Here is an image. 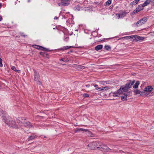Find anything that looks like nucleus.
Returning <instances> with one entry per match:
<instances>
[{
	"instance_id": "nucleus-1",
	"label": "nucleus",
	"mask_w": 154,
	"mask_h": 154,
	"mask_svg": "<svg viewBox=\"0 0 154 154\" xmlns=\"http://www.w3.org/2000/svg\"><path fill=\"white\" fill-rule=\"evenodd\" d=\"M4 112L2 110H0V114L2 113L1 116L3 118V120L5 122V123L7 125L16 129L18 128V126L16 124V122L15 121L13 120H10L9 119H7L6 116H4Z\"/></svg>"
},
{
	"instance_id": "nucleus-2",
	"label": "nucleus",
	"mask_w": 154,
	"mask_h": 154,
	"mask_svg": "<svg viewBox=\"0 0 154 154\" xmlns=\"http://www.w3.org/2000/svg\"><path fill=\"white\" fill-rule=\"evenodd\" d=\"M100 145V143L98 141H95L90 143L87 145V148L90 150H94L96 149L100 148L99 146Z\"/></svg>"
},
{
	"instance_id": "nucleus-3",
	"label": "nucleus",
	"mask_w": 154,
	"mask_h": 154,
	"mask_svg": "<svg viewBox=\"0 0 154 154\" xmlns=\"http://www.w3.org/2000/svg\"><path fill=\"white\" fill-rule=\"evenodd\" d=\"M26 119L24 118L18 117L17 120V122L19 123H22L23 125L25 127H29L32 126L31 123L29 122H25Z\"/></svg>"
},
{
	"instance_id": "nucleus-4",
	"label": "nucleus",
	"mask_w": 154,
	"mask_h": 154,
	"mask_svg": "<svg viewBox=\"0 0 154 154\" xmlns=\"http://www.w3.org/2000/svg\"><path fill=\"white\" fill-rule=\"evenodd\" d=\"M135 81H131V80L127 83L124 87L123 86V89H124L125 91H126L128 89L131 88L134 83Z\"/></svg>"
},
{
	"instance_id": "nucleus-5",
	"label": "nucleus",
	"mask_w": 154,
	"mask_h": 154,
	"mask_svg": "<svg viewBox=\"0 0 154 154\" xmlns=\"http://www.w3.org/2000/svg\"><path fill=\"white\" fill-rule=\"evenodd\" d=\"M58 3L59 6H64L68 5L70 4V0H60Z\"/></svg>"
},
{
	"instance_id": "nucleus-6",
	"label": "nucleus",
	"mask_w": 154,
	"mask_h": 154,
	"mask_svg": "<svg viewBox=\"0 0 154 154\" xmlns=\"http://www.w3.org/2000/svg\"><path fill=\"white\" fill-rule=\"evenodd\" d=\"M147 19L146 17H143L137 21L136 23H134L137 26H139L142 24H144L147 21Z\"/></svg>"
},
{
	"instance_id": "nucleus-7",
	"label": "nucleus",
	"mask_w": 154,
	"mask_h": 154,
	"mask_svg": "<svg viewBox=\"0 0 154 154\" xmlns=\"http://www.w3.org/2000/svg\"><path fill=\"white\" fill-rule=\"evenodd\" d=\"M99 147H100V149L101 150L104 152H107L109 150V149L107 146L102 144L101 143H100V145L99 146Z\"/></svg>"
},
{
	"instance_id": "nucleus-8",
	"label": "nucleus",
	"mask_w": 154,
	"mask_h": 154,
	"mask_svg": "<svg viewBox=\"0 0 154 154\" xmlns=\"http://www.w3.org/2000/svg\"><path fill=\"white\" fill-rule=\"evenodd\" d=\"M130 37L131 38L133 39V40H135L136 41L142 40L144 38L143 37H140L136 35H132Z\"/></svg>"
},
{
	"instance_id": "nucleus-9",
	"label": "nucleus",
	"mask_w": 154,
	"mask_h": 154,
	"mask_svg": "<svg viewBox=\"0 0 154 154\" xmlns=\"http://www.w3.org/2000/svg\"><path fill=\"white\" fill-rule=\"evenodd\" d=\"M153 90V88L152 86L149 85L145 87L144 88V91H146L149 94V97L150 96L149 95V93H151Z\"/></svg>"
},
{
	"instance_id": "nucleus-10",
	"label": "nucleus",
	"mask_w": 154,
	"mask_h": 154,
	"mask_svg": "<svg viewBox=\"0 0 154 154\" xmlns=\"http://www.w3.org/2000/svg\"><path fill=\"white\" fill-rule=\"evenodd\" d=\"M67 25L69 26H72L74 23V21L72 20V18H69L68 20L66 21Z\"/></svg>"
},
{
	"instance_id": "nucleus-11",
	"label": "nucleus",
	"mask_w": 154,
	"mask_h": 154,
	"mask_svg": "<svg viewBox=\"0 0 154 154\" xmlns=\"http://www.w3.org/2000/svg\"><path fill=\"white\" fill-rule=\"evenodd\" d=\"M143 9V8L142 7H141L140 5H139L138 7L136 8L133 11V13L134 14L137 13L140 11L142 10Z\"/></svg>"
},
{
	"instance_id": "nucleus-12",
	"label": "nucleus",
	"mask_w": 154,
	"mask_h": 154,
	"mask_svg": "<svg viewBox=\"0 0 154 154\" xmlns=\"http://www.w3.org/2000/svg\"><path fill=\"white\" fill-rule=\"evenodd\" d=\"M140 96H146L149 97V94L146 91H144V89L143 91H140Z\"/></svg>"
},
{
	"instance_id": "nucleus-13",
	"label": "nucleus",
	"mask_w": 154,
	"mask_h": 154,
	"mask_svg": "<svg viewBox=\"0 0 154 154\" xmlns=\"http://www.w3.org/2000/svg\"><path fill=\"white\" fill-rule=\"evenodd\" d=\"M34 80L35 81H36L37 82H38V75H37V72L35 70H34Z\"/></svg>"
},
{
	"instance_id": "nucleus-14",
	"label": "nucleus",
	"mask_w": 154,
	"mask_h": 154,
	"mask_svg": "<svg viewBox=\"0 0 154 154\" xmlns=\"http://www.w3.org/2000/svg\"><path fill=\"white\" fill-rule=\"evenodd\" d=\"M125 91L124 90V89H123V86H122L120 87V89L117 91V92L120 96L121 94H123L124 92Z\"/></svg>"
},
{
	"instance_id": "nucleus-15",
	"label": "nucleus",
	"mask_w": 154,
	"mask_h": 154,
	"mask_svg": "<svg viewBox=\"0 0 154 154\" xmlns=\"http://www.w3.org/2000/svg\"><path fill=\"white\" fill-rule=\"evenodd\" d=\"M124 95L122 96H120L121 97V100L123 101H125L127 100V94L124 93Z\"/></svg>"
},
{
	"instance_id": "nucleus-16",
	"label": "nucleus",
	"mask_w": 154,
	"mask_h": 154,
	"mask_svg": "<svg viewBox=\"0 0 154 154\" xmlns=\"http://www.w3.org/2000/svg\"><path fill=\"white\" fill-rule=\"evenodd\" d=\"M73 47L70 46H66L62 47L60 50L62 51H65L68 49L70 48H73Z\"/></svg>"
},
{
	"instance_id": "nucleus-17",
	"label": "nucleus",
	"mask_w": 154,
	"mask_h": 154,
	"mask_svg": "<svg viewBox=\"0 0 154 154\" xmlns=\"http://www.w3.org/2000/svg\"><path fill=\"white\" fill-rule=\"evenodd\" d=\"M119 13H120V15H121L122 18L125 17L128 13H127L125 11H120Z\"/></svg>"
},
{
	"instance_id": "nucleus-18",
	"label": "nucleus",
	"mask_w": 154,
	"mask_h": 154,
	"mask_svg": "<svg viewBox=\"0 0 154 154\" xmlns=\"http://www.w3.org/2000/svg\"><path fill=\"white\" fill-rule=\"evenodd\" d=\"M151 2V0H146L143 4L142 6L143 7H144L147 5Z\"/></svg>"
},
{
	"instance_id": "nucleus-19",
	"label": "nucleus",
	"mask_w": 154,
	"mask_h": 154,
	"mask_svg": "<svg viewBox=\"0 0 154 154\" xmlns=\"http://www.w3.org/2000/svg\"><path fill=\"white\" fill-rule=\"evenodd\" d=\"M39 50H41L43 51H50L49 49L48 48H46L42 47L41 46L39 45Z\"/></svg>"
},
{
	"instance_id": "nucleus-20",
	"label": "nucleus",
	"mask_w": 154,
	"mask_h": 154,
	"mask_svg": "<svg viewBox=\"0 0 154 154\" xmlns=\"http://www.w3.org/2000/svg\"><path fill=\"white\" fill-rule=\"evenodd\" d=\"M103 47V46L102 45H98L95 47V50L96 51H98L99 50L101 49Z\"/></svg>"
},
{
	"instance_id": "nucleus-21",
	"label": "nucleus",
	"mask_w": 154,
	"mask_h": 154,
	"mask_svg": "<svg viewBox=\"0 0 154 154\" xmlns=\"http://www.w3.org/2000/svg\"><path fill=\"white\" fill-rule=\"evenodd\" d=\"M139 1V0H135L131 3L130 5L132 6L135 5L138 3Z\"/></svg>"
},
{
	"instance_id": "nucleus-22",
	"label": "nucleus",
	"mask_w": 154,
	"mask_h": 154,
	"mask_svg": "<svg viewBox=\"0 0 154 154\" xmlns=\"http://www.w3.org/2000/svg\"><path fill=\"white\" fill-rule=\"evenodd\" d=\"M37 137L35 135H34L33 134H32L30 136H29L28 139V141H29L32 140L34 139L35 137Z\"/></svg>"
},
{
	"instance_id": "nucleus-23",
	"label": "nucleus",
	"mask_w": 154,
	"mask_h": 154,
	"mask_svg": "<svg viewBox=\"0 0 154 154\" xmlns=\"http://www.w3.org/2000/svg\"><path fill=\"white\" fill-rule=\"evenodd\" d=\"M140 84V82L139 81H137L135 84L133 85L134 88H136L138 87V86Z\"/></svg>"
},
{
	"instance_id": "nucleus-24",
	"label": "nucleus",
	"mask_w": 154,
	"mask_h": 154,
	"mask_svg": "<svg viewBox=\"0 0 154 154\" xmlns=\"http://www.w3.org/2000/svg\"><path fill=\"white\" fill-rule=\"evenodd\" d=\"M69 36L68 35H65L64 37L63 38V40L64 41L67 42L69 41Z\"/></svg>"
},
{
	"instance_id": "nucleus-25",
	"label": "nucleus",
	"mask_w": 154,
	"mask_h": 154,
	"mask_svg": "<svg viewBox=\"0 0 154 154\" xmlns=\"http://www.w3.org/2000/svg\"><path fill=\"white\" fill-rule=\"evenodd\" d=\"M94 87L97 90H99V91L103 90V89H102V88H99L98 86L97 85H94Z\"/></svg>"
},
{
	"instance_id": "nucleus-26",
	"label": "nucleus",
	"mask_w": 154,
	"mask_h": 154,
	"mask_svg": "<svg viewBox=\"0 0 154 154\" xmlns=\"http://www.w3.org/2000/svg\"><path fill=\"white\" fill-rule=\"evenodd\" d=\"M11 69L13 70L14 71H15L16 72H18L19 73H20V71H21L20 70H17L16 69V68L14 66H13L11 67Z\"/></svg>"
},
{
	"instance_id": "nucleus-27",
	"label": "nucleus",
	"mask_w": 154,
	"mask_h": 154,
	"mask_svg": "<svg viewBox=\"0 0 154 154\" xmlns=\"http://www.w3.org/2000/svg\"><path fill=\"white\" fill-rule=\"evenodd\" d=\"M111 3V0H108L105 4V5H107L109 6L110 5Z\"/></svg>"
},
{
	"instance_id": "nucleus-28",
	"label": "nucleus",
	"mask_w": 154,
	"mask_h": 154,
	"mask_svg": "<svg viewBox=\"0 0 154 154\" xmlns=\"http://www.w3.org/2000/svg\"><path fill=\"white\" fill-rule=\"evenodd\" d=\"M134 92L136 94H140V91L137 89H135L134 90Z\"/></svg>"
},
{
	"instance_id": "nucleus-29",
	"label": "nucleus",
	"mask_w": 154,
	"mask_h": 154,
	"mask_svg": "<svg viewBox=\"0 0 154 154\" xmlns=\"http://www.w3.org/2000/svg\"><path fill=\"white\" fill-rule=\"evenodd\" d=\"M113 96L114 97H120V96L119 95V94H118V93H117V91L113 93Z\"/></svg>"
},
{
	"instance_id": "nucleus-30",
	"label": "nucleus",
	"mask_w": 154,
	"mask_h": 154,
	"mask_svg": "<svg viewBox=\"0 0 154 154\" xmlns=\"http://www.w3.org/2000/svg\"><path fill=\"white\" fill-rule=\"evenodd\" d=\"M105 49L106 50H109L111 49V47L110 46L108 45H106L104 47Z\"/></svg>"
},
{
	"instance_id": "nucleus-31",
	"label": "nucleus",
	"mask_w": 154,
	"mask_h": 154,
	"mask_svg": "<svg viewBox=\"0 0 154 154\" xmlns=\"http://www.w3.org/2000/svg\"><path fill=\"white\" fill-rule=\"evenodd\" d=\"M60 61H63L65 63H67L69 62V60L68 59H66L65 60L63 58H62L60 59Z\"/></svg>"
},
{
	"instance_id": "nucleus-32",
	"label": "nucleus",
	"mask_w": 154,
	"mask_h": 154,
	"mask_svg": "<svg viewBox=\"0 0 154 154\" xmlns=\"http://www.w3.org/2000/svg\"><path fill=\"white\" fill-rule=\"evenodd\" d=\"M116 17L118 19L119 18H121L122 17H121V15H120V13H119L118 14H116Z\"/></svg>"
},
{
	"instance_id": "nucleus-33",
	"label": "nucleus",
	"mask_w": 154,
	"mask_h": 154,
	"mask_svg": "<svg viewBox=\"0 0 154 154\" xmlns=\"http://www.w3.org/2000/svg\"><path fill=\"white\" fill-rule=\"evenodd\" d=\"M83 96L84 97H89V95L88 94L85 93L83 94Z\"/></svg>"
},
{
	"instance_id": "nucleus-34",
	"label": "nucleus",
	"mask_w": 154,
	"mask_h": 154,
	"mask_svg": "<svg viewBox=\"0 0 154 154\" xmlns=\"http://www.w3.org/2000/svg\"><path fill=\"white\" fill-rule=\"evenodd\" d=\"M32 47L38 49V45H32Z\"/></svg>"
},
{
	"instance_id": "nucleus-35",
	"label": "nucleus",
	"mask_w": 154,
	"mask_h": 154,
	"mask_svg": "<svg viewBox=\"0 0 154 154\" xmlns=\"http://www.w3.org/2000/svg\"><path fill=\"white\" fill-rule=\"evenodd\" d=\"M80 131H85V132H87V131H88V130L87 129H83V128H80Z\"/></svg>"
},
{
	"instance_id": "nucleus-36",
	"label": "nucleus",
	"mask_w": 154,
	"mask_h": 154,
	"mask_svg": "<svg viewBox=\"0 0 154 154\" xmlns=\"http://www.w3.org/2000/svg\"><path fill=\"white\" fill-rule=\"evenodd\" d=\"M2 61V59L1 58H0V67H2L3 66Z\"/></svg>"
},
{
	"instance_id": "nucleus-37",
	"label": "nucleus",
	"mask_w": 154,
	"mask_h": 154,
	"mask_svg": "<svg viewBox=\"0 0 154 154\" xmlns=\"http://www.w3.org/2000/svg\"><path fill=\"white\" fill-rule=\"evenodd\" d=\"M48 54L46 53L45 52L43 56L44 57H48Z\"/></svg>"
},
{
	"instance_id": "nucleus-38",
	"label": "nucleus",
	"mask_w": 154,
	"mask_h": 154,
	"mask_svg": "<svg viewBox=\"0 0 154 154\" xmlns=\"http://www.w3.org/2000/svg\"><path fill=\"white\" fill-rule=\"evenodd\" d=\"M20 35L24 37H26V35H24L23 33H21L20 34Z\"/></svg>"
},
{
	"instance_id": "nucleus-39",
	"label": "nucleus",
	"mask_w": 154,
	"mask_h": 154,
	"mask_svg": "<svg viewBox=\"0 0 154 154\" xmlns=\"http://www.w3.org/2000/svg\"><path fill=\"white\" fill-rule=\"evenodd\" d=\"M67 17V15L66 14V15L64 16L63 15V18L62 19L64 18L66 19Z\"/></svg>"
},
{
	"instance_id": "nucleus-40",
	"label": "nucleus",
	"mask_w": 154,
	"mask_h": 154,
	"mask_svg": "<svg viewBox=\"0 0 154 154\" xmlns=\"http://www.w3.org/2000/svg\"><path fill=\"white\" fill-rule=\"evenodd\" d=\"M44 53H45V52H40L39 54L40 55H42V56H43Z\"/></svg>"
},
{
	"instance_id": "nucleus-41",
	"label": "nucleus",
	"mask_w": 154,
	"mask_h": 154,
	"mask_svg": "<svg viewBox=\"0 0 154 154\" xmlns=\"http://www.w3.org/2000/svg\"><path fill=\"white\" fill-rule=\"evenodd\" d=\"M80 128H77L76 129V130L75 131V133H76L77 132H79V131H80Z\"/></svg>"
},
{
	"instance_id": "nucleus-42",
	"label": "nucleus",
	"mask_w": 154,
	"mask_h": 154,
	"mask_svg": "<svg viewBox=\"0 0 154 154\" xmlns=\"http://www.w3.org/2000/svg\"><path fill=\"white\" fill-rule=\"evenodd\" d=\"M78 67L79 68H80L81 69H84L83 67H84V66H82L81 65H79Z\"/></svg>"
},
{
	"instance_id": "nucleus-43",
	"label": "nucleus",
	"mask_w": 154,
	"mask_h": 154,
	"mask_svg": "<svg viewBox=\"0 0 154 154\" xmlns=\"http://www.w3.org/2000/svg\"><path fill=\"white\" fill-rule=\"evenodd\" d=\"M58 19H59V17H58L57 16H55L54 18V20H58Z\"/></svg>"
},
{
	"instance_id": "nucleus-44",
	"label": "nucleus",
	"mask_w": 154,
	"mask_h": 154,
	"mask_svg": "<svg viewBox=\"0 0 154 154\" xmlns=\"http://www.w3.org/2000/svg\"><path fill=\"white\" fill-rule=\"evenodd\" d=\"M85 86L86 87H89L90 86V85H89V84H88V85H85Z\"/></svg>"
},
{
	"instance_id": "nucleus-45",
	"label": "nucleus",
	"mask_w": 154,
	"mask_h": 154,
	"mask_svg": "<svg viewBox=\"0 0 154 154\" xmlns=\"http://www.w3.org/2000/svg\"><path fill=\"white\" fill-rule=\"evenodd\" d=\"M79 8H80V7H79V6H76V9H78L79 10Z\"/></svg>"
},
{
	"instance_id": "nucleus-46",
	"label": "nucleus",
	"mask_w": 154,
	"mask_h": 154,
	"mask_svg": "<svg viewBox=\"0 0 154 154\" xmlns=\"http://www.w3.org/2000/svg\"><path fill=\"white\" fill-rule=\"evenodd\" d=\"M2 17L1 16H0V21L2 20Z\"/></svg>"
},
{
	"instance_id": "nucleus-47",
	"label": "nucleus",
	"mask_w": 154,
	"mask_h": 154,
	"mask_svg": "<svg viewBox=\"0 0 154 154\" xmlns=\"http://www.w3.org/2000/svg\"><path fill=\"white\" fill-rule=\"evenodd\" d=\"M72 51H70L69 52H68V54H69L70 53L72 52Z\"/></svg>"
},
{
	"instance_id": "nucleus-48",
	"label": "nucleus",
	"mask_w": 154,
	"mask_h": 154,
	"mask_svg": "<svg viewBox=\"0 0 154 154\" xmlns=\"http://www.w3.org/2000/svg\"><path fill=\"white\" fill-rule=\"evenodd\" d=\"M41 84H42L41 83V82H40V81H39V85H41Z\"/></svg>"
},
{
	"instance_id": "nucleus-49",
	"label": "nucleus",
	"mask_w": 154,
	"mask_h": 154,
	"mask_svg": "<svg viewBox=\"0 0 154 154\" xmlns=\"http://www.w3.org/2000/svg\"><path fill=\"white\" fill-rule=\"evenodd\" d=\"M61 12H61H61H60V13L59 14V17H60V14H61Z\"/></svg>"
},
{
	"instance_id": "nucleus-50",
	"label": "nucleus",
	"mask_w": 154,
	"mask_h": 154,
	"mask_svg": "<svg viewBox=\"0 0 154 154\" xmlns=\"http://www.w3.org/2000/svg\"><path fill=\"white\" fill-rule=\"evenodd\" d=\"M1 7H2V5L1 3H0V8H1Z\"/></svg>"
},
{
	"instance_id": "nucleus-51",
	"label": "nucleus",
	"mask_w": 154,
	"mask_h": 154,
	"mask_svg": "<svg viewBox=\"0 0 154 154\" xmlns=\"http://www.w3.org/2000/svg\"><path fill=\"white\" fill-rule=\"evenodd\" d=\"M94 32H92L91 34H93V33Z\"/></svg>"
},
{
	"instance_id": "nucleus-52",
	"label": "nucleus",
	"mask_w": 154,
	"mask_h": 154,
	"mask_svg": "<svg viewBox=\"0 0 154 154\" xmlns=\"http://www.w3.org/2000/svg\"><path fill=\"white\" fill-rule=\"evenodd\" d=\"M69 12H67L66 13V14H69Z\"/></svg>"
},
{
	"instance_id": "nucleus-53",
	"label": "nucleus",
	"mask_w": 154,
	"mask_h": 154,
	"mask_svg": "<svg viewBox=\"0 0 154 154\" xmlns=\"http://www.w3.org/2000/svg\"><path fill=\"white\" fill-rule=\"evenodd\" d=\"M107 88V87H104V88Z\"/></svg>"
},
{
	"instance_id": "nucleus-54",
	"label": "nucleus",
	"mask_w": 154,
	"mask_h": 154,
	"mask_svg": "<svg viewBox=\"0 0 154 154\" xmlns=\"http://www.w3.org/2000/svg\"><path fill=\"white\" fill-rule=\"evenodd\" d=\"M28 2H30V0H28Z\"/></svg>"
},
{
	"instance_id": "nucleus-55",
	"label": "nucleus",
	"mask_w": 154,
	"mask_h": 154,
	"mask_svg": "<svg viewBox=\"0 0 154 154\" xmlns=\"http://www.w3.org/2000/svg\"><path fill=\"white\" fill-rule=\"evenodd\" d=\"M22 121L21 119H20V121Z\"/></svg>"
},
{
	"instance_id": "nucleus-56",
	"label": "nucleus",
	"mask_w": 154,
	"mask_h": 154,
	"mask_svg": "<svg viewBox=\"0 0 154 154\" xmlns=\"http://www.w3.org/2000/svg\"><path fill=\"white\" fill-rule=\"evenodd\" d=\"M76 31H78V30H76Z\"/></svg>"
},
{
	"instance_id": "nucleus-57",
	"label": "nucleus",
	"mask_w": 154,
	"mask_h": 154,
	"mask_svg": "<svg viewBox=\"0 0 154 154\" xmlns=\"http://www.w3.org/2000/svg\"><path fill=\"white\" fill-rule=\"evenodd\" d=\"M63 33H64V34H65V33H64V32H63Z\"/></svg>"
},
{
	"instance_id": "nucleus-58",
	"label": "nucleus",
	"mask_w": 154,
	"mask_h": 154,
	"mask_svg": "<svg viewBox=\"0 0 154 154\" xmlns=\"http://www.w3.org/2000/svg\"><path fill=\"white\" fill-rule=\"evenodd\" d=\"M63 33H64V34H65V33H64V32H63Z\"/></svg>"
},
{
	"instance_id": "nucleus-59",
	"label": "nucleus",
	"mask_w": 154,
	"mask_h": 154,
	"mask_svg": "<svg viewBox=\"0 0 154 154\" xmlns=\"http://www.w3.org/2000/svg\"><path fill=\"white\" fill-rule=\"evenodd\" d=\"M63 33H64V34H65V33H64V32H63Z\"/></svg>"
},
{
	"instance_id": "nucleus-60",
	"label": "nucleus",
	"mask_w": 154,
	"mask_h": 154,
	"mask_svg": "<svg viewBox=\"0 0 154 154\" xmlns=\"http://www.w3.org/2000/svg\"><path fill=\"white\" fill-rule=\"evenodd\" d=\"M53 29H55V28H53Z\"/></svg>"
}]
</instances>
